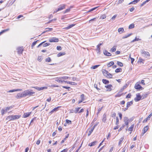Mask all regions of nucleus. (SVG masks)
I'll list each match as a JSON object with an SVG mask.
<instances>
[{
	"mask_svg": "<svg viewBox=\"0 0 152 152\" xmlns=\"http://www.w3.org/2000/svg\"><path fill=\"white\" fill-rule=\"evenodd\" d=\"M133 104V102L132 101H131L130 102H128L127 103V107H129L131 105Z\"/></svg>",
	"mask_w": 152,
	"mask_h": 152,
	"instance_id": "23",
	"label": "nucleus"
},
{
	"mask_svg": "<svg viewBox=\"0 0 152 152\" xmlns=\"http://www.w3.org/2000/svg\"><path fill=\"white\" fill-rule=\"evenodd\" d=\"M116 116V113H115V112H114V113H112V115H111V116L113 117H114L115 118Z\"/></svg>",
	"mask_w": 152,
	"mask_h": 152,
	"instance_id": "61",
	"label": "nucleus"
},
{
	"mask_svg": "<svg viewBox=\"0 0 152 152\" xmlns=\"http://www.w3.org/2000/svg\"><path fill=\"white\" fill-rule=\"evenodd\" d=\"M94 87L95 88H96L98 90H100V89H99L97 87V85L96 84H95L94 85Z\"/></svg>",
	"mask_w": 152,
	"mask_h": 152,
	"instance_id": "63",
	"label": "nucleus"
},
{
	"mask_svg": "<svg viewBox=\"0 0 152 152\" xmlns=\"http://www.w3.org/2000/svg\"><path fill=\"white\" fill-rule=\"evenodd\" d=\"M51 61V59L50 58L48 57L45 59V61L47 62H50Z\"/></svg>",
	"mask_w": 152,
	"mask_h": 152,
	"instance_id": "47",
	"label": "nucleus"
},
{
	"mask_svg": "<svg viewBox=\"0 0 152 152\" xmlns=\"http://www.w3.org/2000/svg\"><path fill=\"white\" fill-rule=\"evenodd\" d=\"M97 143V141H94L93 142L91 143H90L88 144V146H92L94 145L96 143Z\"/></svg>",
	"mask_w": 152,
	"mask_h": 152,
	"instance_id": "22",
	"label": "nucleus"
},
{
	"mask_svg": "<svg viewBox=\"0 0 152 152\" xmlns=\"http://www.w3.org/2000/svg\"><path fill=\"white\" fill-rule=\"evenodd\" d=\"M98 7H94V8L91 9H90V10H89L88 11V12H91L92 11L94 10H96Z\"/></svg>",
	"mask_w": 152,
	"mask_h": 152,
	"instance_id": "49",
	"label": "nucleus"
},
{
	"mask_svg": "<svg viewBox=\"0 0 152 152\" xmlns=\"http://www.w3.org/2000/svg\"><path fill=\"white\" fill-rule=\"evenodd\" d=\"M64 82L65 83H67L71 84L72 85H77V83H75V82H71L66 81H64Z\"/></svg>",
	"mask_w": 152,
	"mask_h": 152,
	"instance_id": "21",
	"label": "nucleus"
},
{
	"mask_svg": "<svg viewBox=\"0 0 152 152\" xmlns=\"http://www.w3.org/2000/svg\"><path fill=\"white\" fill-rule=\"evenodd\" d=\"M69 78H70V77H67V76H64V77H59V79H64V80L67 79Z\"/></svg>",
	"mask_w": 152,
	"mask_h": 152,
	"instance_id": "42",
	"label": "nucleus"
},
{
	"mask_svg": "<svg viewBox=\"0 0 152 152\" xmlns=\"http://www.w3.org/2000/svg\"><path fill=\"white\" fill-rule=\"evenodd\" d=\"M124 139V137H122L119 140L118 142V145H119L121 144V142L123 141Z\"/></svg>",
	"mask_w": 152,
	"mask_h": 152,
	"instance_id": "41",
	"label": "nucleus"
},
{
	"mask_svg": "<svg viewBox=\"0 0 152 152\" xmlns=\"http://www.w3.org/2000/svg\"><path fill=\"white\" fill-rule=\"evenodd\" d=\"M122 94H120L119 93H118L115 96L116 97H119L121 96Z\"/></svg>",
	"mask_w": 152,
	"mask_h": 152,
	"instance_id": "59",
	"label": "nucleus"
},
{
	"mask_svg": "<svg viewBox=\"0 0 152 152\" xmlns=\"http://www.w3.org/2000/svg\"><path fill=\"white\" fill-rule=\"evenodd\" d=\"M69 135V134H67V135L65 137V138L61 141V144L63 143L66 140V139L68 137Z\"/></svg>",
	"mask_w": 152,
	"mask_h": 152,
	"instance_id": "31",
	"label": "nucleus"
},
{
	"mask_svg": "<svg viewBox=\"0 0 152 152\" xmlns=\"http://www.w3.org/2000/svg\"><path fill=\"white\" fill-rule=\"evenodd\" d=\"M31 90H27L23 91L25 97L26 96H31L35 93L34 92H32Z\"/></svg>",
	"mask_w": 152,
	"mask_h": 152,
	"instance_id": "2",
	"label": "nucleus"
},
{
	"mask_svg": "<svg viewBox=\"0 0 152 152\" xmlns=\"http://www.w3.org/2000/svg\"><path fill=\"white\" fill-rule=\"evenodd\" d=\"M20 117V116L19 115H9L6 118V119L8 120L9 121L14 120L15 119H18Z\"/></svg>",
	"mask_w": 152,
	"mask_h": 152,
	"instance_id": "1",
	"label": "nucleus"
},
{
	"mask_svg": "<svg viewBox=\"0 0 152 152\" xmlns=\"http://www.w3.org/2000/svg\"><path fill=\"white\" fill-rule=\"evenodd\" d=\"M55 81L58 83H63L64 82V81H65L64 80H61V79H59V78H56L55 79Z\"/></svg>",
	"mask_w": 152,
	"mask_h": 152,
	"instance_id": "18",
	"label": "nucleus"
},
{
	"mask_svg": "<svg viewBox=\"0 0 152 152\" xmlns=\"http://www.w3.org/2000/svg\"><path fill=\"white\" fill-rule=\"evenodd\" d=\"M80 98L81 99V100H84V95L83 94H82L80 96Z\"/></svg>",
	"mask_w": 152,
	"mask_h": 152,
	"instance_id": "58",
	"label": "nucleus"
},
{
	"mask_svg": "<svg viewBox=\"0 0 152 152\" xmlns=\"http://www.w3.org/2000/svg\"><path fill=\"white\" fill-rule=\"evenodd\" d=\"M134 88L136 89L140 90V89H142L143 88L139 84L136 83L134 86Z\"/></svg>",
	"mask_w": 152,
	"mask_h": 152,
	"instance_id": "9",
	"label": "nucleus"
},
{
	"mask_svg": "<svg viewBox=\"0 0 152 152\" xmlns=\"http://www.w3.org/2000/svg\"><path fill=\"white\" fill-rule=\"evenodd\" d=\"M57 20L56 18H54L53 19L51 20H49L48 23H51L53 21H56Z\"/></svg>",
	"mask_w": 152,
	"mask_h": 152,
	"instance_id": "50",
	"label": "nucleus"
},
{
	"mask_svg": "<svg viewBox=\"0 0 152 152\" xmlns=\"http://www.w3.org/2000/svg\"><path fill=\"white\" fill-rule=\"evenodd\" d=\"M75 26V24H71L70 25H69V26H68L67 27H66L65 28L66 29H68L72 27H73L74 26Z\"/></svg>",
	"mask_w": 152,
	"mask_h": 152,
	"instance_id": "27",
	"label": "nucleus"
},
{
	"mask_svg": "<svg viewBox=\"0 0 152 152\" xmlns=\"http://www.w3.org/2000/svg\"><path fill=\"white\" fill-rule=\"evenodd\" d=\"M66 123L69 124H71L72 123V122L71 121L68 119H66Z\"/></svg>",
	"mask_w": 152,
	"mask_h": 152,
	"instance_id": "51",
	"label": "nucleus"
},
{
	"mask_svg": "<svg viewBox=\"0 0 152 152\" xmlns=\"http://www.w3.org/2000/svg\"><path fill=\"white\" fill-rule=\"evenodd\" d=\"M144 61L143 59H142L141 58H140L139 59L138 62L140 63H142Z\"/></svg>",
	"mask_w": 152,
	"mask_h": 152,
	"instance_id": "57",
	"label": "nucleus"
},
{
	"mask_svg": "<svg viewBox=\"0 0 152 152\" xmlns=\"http://www.w3.org/2000/svg\"><path fill=\"white\" fill-rule=\"evenodd\" d=\"M134 126V125L133 124L130 127H129L128 130L129 131H130L132 132L133 130V128Z\"/></svg>",
	"mask_w": 152,
	"mask_h": 152,
	"instance_id": "36",
	"label": "nucleus"
},
{
	"mask_svg": "<svg viewBox=\"0 0 152 152\" xmlns=\"http://www.w3.org/2000/svg\"><path fill=\"white\" fill-rule=\"evenodd\" d=\"M140 40V39H139V38H137V37H136L133 40L131 41V42H134L135 41H137L138 40Z\"/></svg>",
	"mask_w": 152,
	"mask_h": 152,
	"instance_id": "44",
	"label": "nucleus"
},
{
	"mask_svg": "<svg viewBox=\"0 0 152 152\" xmlns=\"http://www.w3.org/2000/svg\"><path fill=\"white\" fill-rule=\"evenodd\" d=\"M49 41L51 42H58L59 41V39L56 37H52L49 39Z\"/></svg>",
	"mask_w": 152,
	"mask_h": 152,
	"instance_id": "6",
	"label": "nucleus"
},
{
	"mask_svg": "<svg viewBox=\"0 0 152 152\" xmlns=\"http://www.w3.org/2000/svg\"><path fill=\"white\" fill-rule=\"evenodd\" d=\"M94 130V128H92L90 130H89L88 134V136H89L91 134L92 132H93Z\"/></svg>",
	"mask_w": 152,
	"mask_h": 152,
	"instance_id": "29",
	"label": "nucleus"
},
{
	"mask_svg": "<svg viewBox=\"0 0 152 152\" xmlns=\"http://www.w3.org/2000/svg\"><path fill=\"white\" fill-rule=\"evenodd\" d=\"M117 64L118 65V66L120 67L123 66V63L122 62L119 61H117Z\"/></svg>",
	"mask_w": 152,
	"mask_h": 152,
	"instance_id": "35",
	"label": "nucleus"
},
{
	"mask_svg": "<svg viewBox=\"0 0 152 152\" xmlns=\"http://www.w3.org/2000/svg\"><path fill=\"white\" fill-rule=\"evenodd\" d=\"M9 30H10V29L9 28H7V29H4V30H2L1 31V32L2 33V34H3L4 33L9 31Z\"/></svg>",
	"mask_w": 152,
	"mask_h": 152,
	"instance_id": "43",
	"label": "nucleus"
},
{
	"mask_svg": "<svg viewBox=\"0 0 152 152\" xmlns=\"http://www.w3.org/2000/svg\"><path fill=\"white\" fill-rule=\"evenodd\" d=\"M103 44V43H99L97 46V48H96V50H98L99 52L100 51V46L101 45H102Z\"/></svg>",
	"mask_w": 152,
	"mask_h": 152,
	"instance_id": "26",
	"label": "nucleus"
},
{
	"mask_svg": "<svg viewBox=\"0 0 152 152\" xmlns=\"http://www.w3.org/2000/svg\"><path fill=\"white\" fill-rule=\"evenodd\" d=\"M119 116L120 117V119L121 120L122 118V115L121 113H118Z\"/></svg>",
	"mask_w": 152,
	"mask_h": 152,
	"instance_id": "64",
	"label": "nucleus"
},
{
	"mask_svg": "<svg viewBox=\"0 0 152 152\" xmlns=\"http://www.w3.org/2000/svg\"><path fill=\"white\" fill-rule=\"evenodd\" d=\"M25 97L23 92L22 93H19L17 94L16 97L18 99L21 98L22 97Z\"/></svg>",
	"mask_w": 152,
	"mask_h": 152,
	"instance_id": "7",
	"label": "nucleus"
},
{
	"mask_svg": "<svg viewBox=\"0 0 152 152\" xmlns=\"http://www.w3.org/2000/svg\"><path fill=\"white\" fill-rule=\"evenodd\" d=\"M60 107H57L54 108L50 112V113L52 114L53 113L54 111H56Z\"/></svg>",
	"mask_w": 152,
	"mask_h": 152,
	"instance_id": "20",
	"label": "nucleus"
},
{
	"mask_svg": "<svg viewBox=\"0 0 152 152\" xmlns=\"http://www.w3.org/2000/svg\"><path fill=\"white\" fill-rule=\"evenodd\" d=\"M134 27V24L133 23H132L129 25V29L133 28Z\"/></svg>",
	"mask_w": 152,
	"mask_h": 152,
	"instance_id": "38",
	"label": "nucleus"
},
{
	"mask_svg": "<svg viewBox=\"0 0 152 152\" xmlns=\"http://www.w3.org/2000/svg\"><path fill=\"white\" fill-rule=\"evenodd\" d=\"M107 77L108 78H112V75L111 74L109 73Z\"/></svg>",
	"mask_w": 152,
	"mask_h": 152,
	"instance_id": "60",
	"label": "nucleus"
},
{
	"mask_svg": "<svg viewBox=\"0 0 152 152\" xmlns=\"http://www.w3.org/2000/svg\"><path fill=\"white\" fill-rule=\"evenodd\" d=\"M124 29L123 28H119L118 29V31L119 32H123V31H124Z\"/></svg>",
	"mask_w": 152,
	"mask_h": 152,
	"instance_id": "45",
	"label": "nucleus"
},
{
	"mask_svg": "<svg viewBox=\"0 0 152 152\" xmlns=\"http://www.w3.org/2000/svg\"><path fill=\"white\" fill-rule=\"evenodd\" d=\"M104 54L105 55L107 56H110L111 55V54L108 52L107 50H104Z\"/></svg>",
	"mask_w": 152,
	"mask_h": 152,
	"instance_id": "16",
	"label": "nucleus"
},
{
	"mask_svg": "<svg viewBox=\"0 0 152 152\" xmlns=\"http://www.w3.org/2000/svg\"><path fill=\"white\" fill-rule=\"evenodd\" d=\"M65 52H60L57 54V56L58 57H60L65 55Z\"/></svg>",
	"mask_w": 152,
	"mask_h": 152,
	"instance_id": "24",
	"label": "nucleus"
},
{
	"mask_svg": "<svg viewBox=\"0 0 152 152\" xmlns=\"http://www.w3.org/2000/svg\"><path fill=\"white\" fill-rule=\"evenodd\" d=\"M142 56L145 58H149L150 56V54L148 52L145 51L144 50H142L141 51Z\"/></svg>",
	"mask_w": 152,
	"mask_h": 152,
	"instance_id": "4",
	"label": "nucleus"
},
{
	"mask_svg": "<svg viewBox=\"0 0 152 152\" xmlns=\"http://www.w3.org/2000/svg\"><path fill=\"white\" fill-rule=\"evenodd\" d=\"M22 89H14L11 90H10L8 91V92H13L15 91H22Z\"/></svg>",
	"mask_w": 152,
	"mask_h": 152,
	"instance_id": "17",
	"label": "nucleus"
},
{
	"mask_svg": "<svg viewBox=\"0 0 152 152\" xmlns=\"http://www.w3.org/2000/svg\"><path fill=\"white\" fill-rule=\"evenodd\" d=\"M102 73L106 77H107L108 75H109V73L105 69H103L102 70Z\"/></svg>",
	"mask_w": 152,
	"mask_h": 152,
	"instance_id": "11",
	"label": "nucleus"
},
{
	"mask_svg": "<svg viewBox=\"0 0 152 152\" xmlns=\"http://www.w3.org/2000/svg\"><path fill=\"white\" fill-rule=\"evenodd\" d=\"M116 48L115 47H113L111 49V51L114 52L115 51Z\"/></svg>",
	"mask_w": 152,
	"mask_h": 152,
	"instance_id": "53",
	"label": "nucleus"
},
{
	"mask_svg": "<svg viewBox=\"0 0 152 152\" xmlns=\"http://www.w3.org/2000/svg\"><path fill=\"white\" fill-rule=\"evenodd\" d=\"M124 124L125 125V126L126 125L127 126V128L128 127V124L129 121V120L128 118L126 117H124Z\"/></svg>",
	"mask_w": 152,
	"mask_h": 152,
	"instance_id": "5",
	"label": "nucleus"
},
{
	"mask_svg": "<svg viewBox=\"0 0 152 152\" xmlns=\"http://www.w3.org/2000/svg\"><path fill=\"white\" fill-rule=\"evenodd\" d=\"M106 115L105 114H104L103 115V118L102 119L103 122H105L106 120Z\"/></svg>",
	"mask_w": 152,
	"mask_h": 152,
	"instance_id": "28",
	"label": "nucleus"
},
{
	"mask_svg": "<svg viewBox=\"0 0 152 152\" xmlns=\"http://www.w3.org/2000/svg\"><path fill=\"white\" fill-rule=\"evenodd\" d=\"M50 45V44L48 43H44L43 45V47H45L47 46H48Z\"/></svg>",
	"mask_w": 152,
	"mask_h": 152,
	"instance_id": "52",
	"label": "nucleus"
},
{
	"mask_svg": "<svg viewBox=\"0 0 152 152\" xmlns=\"http://www.w3.org/2000/svg\"><path fill=\"white\" fill-rule=\"evenodd\" d=\"M13 106L6 107L5 108L2 109L1 110V113L3 115L5 113L10 110V109L13 107Z\"/></svg>",
	"mask_w": 152,
	"mask_h": 152,
	"instance_id": "3",
	"label": "nucleus"
},
{
	"mask_svg": "<svg viewBox=\"0 0 152 152\" xmlns=\"http://www.w3.org/2000/svg\"><path fill=\"white\" fill-rule=\"evenodd\" d=\"M80 108V107L75 108V110H74V113H77Z\"/></svg>",
	"mask_w": 152,
	"mask_h": 152,
	"instance_id": "34",
	"label": "nucleus"
},
{
	"mask_svg": "<svg viewBox=\"0 0 152 152\" xmlns=\"http://www.w3.org/2000/svg\"><path fill=\"white\" fill-rule=\"evenodd\" d=\"M57 49L58 50H60L61 49V47L60 46H58L57 47Z\"/></svg>",
	"mask_w": 152,
	"mask_h": 152,
	"instance_id": "62",
	"label": "nucleus"
},
{
	"mask_svg": "<svg viewBox=\"0 0 152 152\" xmlns=\"http://www.w3.org/2000/svg\"><path fill=\"white\" fill-rule=\"evenodd\" d=\"M38 60L39 61H41L42 60V57L41 56H39L37 58Z\"/></svg>",
	"mask_w": 152,
	"mask_h": 152,
	"instance_id": "56",
	"label": "nucleus"
},
{
	"mask_svg": "<svg viewBox=\"0 0 152 152\" xmlns=\"http://www.w3.org/2000/svg\"><path fill=\"white\" fill-rule=\"evenodd\" d=\"M142 97L139 94H136V97L134 99V100L135 102H138L141 99Z\"/></svg>",
	"mask_w": 152,
	"mask_h": 152,
	"instance_id": "8",
	"label": "nucleus"
},
{
	"mask_svg": "<svg viewBox=\"0 0 152 152\" xmlns=\"http://www.w3.org/2000/svg\"><path fill=\"white\" fill-rule=\"evenodd\" d=\"M106 15L104 14L100 17V19H103L105 18H106Z\"/></svg>",
	"mask_w": 152,
	"mask_h": 152,
	"instance_id": "37",
	"label": "nucleus"
},
{
	"mask_svg": "<svg viewBox=\"0 0 152 152\" xmlns=\"http://www.w3.org/2000/svg\"><path fill=\"white\" fill-rule=\"evenodd\" d=\"M39 40H37L36 41H34V42H33L32 43V44L31 45V47H32V48H33V47H34V45L36 44L37 43V42Z\"/></svg>",
	"mask_w": 152,
	"mask_h": 152,
	"instance_id": "40",
	"label": "nucleus"
},
{
	"mask_svg": "<svg viewBox=\"0 0 152 152\" xmlns=\"http://www.w3.org/2000/svg\"><path fill=\"white\" fill-rule=\"evenodd\" d=\"M122 71V69L120 68H118L116 69L115 70V72L116 73H118L120 72H121Z\"/></svg>",
	"mask_w": 152,
	"mask_h": 152,
	"instance_id": "30",
	"label": "nucleus"
},
{
	"mask_svg": "<svg viewBox=\"0 0 152 152\" xmlns=\"http://www.w3.org/2000/svg\"><path fill=\"white\" fill-rule=\"evenodd\" d=\"M148 126H146L142 130L143 132L142 133V135H143L148 130Z\"/></svg>",
	"mask_w": 152,
	"mask_h": 152,
	"instance_id": "10",
	"label": "nucleus"
},
{
	"mask_svg": "<svg viewBox=\"0 0 152 152\" xmlns=\"http://www.w3.org/2000/svg\"><path fill=\"white\" fill-rule=\"evenodd\" d=\"M117 15H115L114 16H113L111 18V20H115V18L117 17Z\"/></svg>",
	"mask_w": 152,
	"mask_h": 152,
	"instance_id": "55",
	"label": "nucleus"
},
{
	"mask_svg": "<svg viewBox=\"0 0 152 152\" xmlns=\"http://www.w3.org/2000/svg\"><path fill=\"white\" fill-rule=\"evenodd\" d=\"M116 122L115 124L116 125H118L119 124V119L118 117L116 118Z\"/></svg>",
	"mask_w": 152,
	"mask_h": 152,
	"instance_id": "46",
	"label": "nucleus"
},
{
	"mask_svg": "<svg viewBox=\"0 0 152 152\" xmlns=\"http://www.w3.org/2000/svg\"><path fill=\"white\" fill-rule=\"evenodd\" d=\"M125 126V125L123 124L122 126L120 128V129H118V131L120 132L121 131L122 129H123L124 127Z\"/></svg>",
	"mask_w": 152,
	"mask_h": 152,
	"instance_id": "48",
	"label": "nucleus"
},
{
	"mask_svg": "<svg viewBox=\"0 0 152 152\" xmlns=\"http://www.w3.org/2000/svg\"><path fill=\"white\" fill-rule=\"evenodd\" d=\"M102 81L103 83L105 84H108L109 83V82L108 80L104 79H102Z\"/></svg>",
	"mask_w": 152,
	"mask_h": 152,
	"instance_id": "25",
	"label": "nucleus"
},
{
	"mask_svg": "<svg viewBox=\"0 0 152 152\" xmlns=\"http://www.w3.org/2000/svg\"><path fill=\"white\" fill-rule=\"evenodd\" d=\"M47 88V87H40V91L44 89H45Z\"/></svg>",
	"mask_w": 152,
	"mask_h": 152,
	"instance_id": "54",
	"label": "nucleus"
},
{
	"mask_svg": "<svg viewBox=\"0 0 152 152\" xmlns=\"http://www.w3.org/2000/svg\"><path fill=\"white\" fill-rule=\"evenodd\" d=\"M17 50V52L18 54H22L23 53V49L22 47H20L18 48Z\"/></svg>",
	"mask_w": 152,
	"mask_h": 152,
	"instance_id": "15",
	"label": "nucleus"
},
{
	"mask_svg": "<svg viewBox=\"0 0 152 152\" xmlns=\"http://www.w3.org/2000/svg\"><path fill=\"white\" fill-rule=\"evenodd\" d=\"M31 112H29L27 113H25L23 115V117L24 118H27L31 114Z\"/></svg>",
	"mask_w": 152,
	"mask_h": 152,
	"instance_id": "19",
	"label": "nucleus"
},
{
	"mask_svg": "<svg viewBox=\"0 0 152 152\" xmlns=\"http://www.w3.org/2000/svg\"><path fill=\"white\" fill-rule=\"evenodd\" d=\"M152 115V113L148 116L145 119H144L143 121V123H144L147 121L148 120H149L151 116Z\"/></svg>",
	"mask_w": 152,
	"mask_h": 152,
	"instance_id": "13",
	"label": "nucleus"
},
{
	"mask_svg": "<svg viewBox=\"0 0 152 152\" xmlns=\"http://www.w3.org/2000/svg\"><path fill=\"white\" fill-rule=\"evenodd\" d=\"M65 5L63 4L60 5L59 8L57 9V11H60L61 10H62L63 9H64L65 8Z\"/></svg>",
	"mask_w": 152,
	"mask_h": 152,
	"instance_id": "14",
	"label": "nucleus"
},
{
	"mask_svg": "<svg viewBox=\"0 0 152 152\" xmlns=\"http://www.w3.org/2000/svg\"><path fill=\"white\" fill-rule=\"evenodd\" d=\"M114 64V62H113L111 61L107 64V66L108 67H110L111 66L113 65Z\"/></svg>",
	"mask_w": 152,
	"mask_h": 152,
	"instance_id": "32",
	"label": "nucleus"
},
{
	"mask_svg": "<svg viewBox=\"0 0 152 152\" xmlns=\"http://www.w3.org/2000/svg\"><path fill=\"white\" fill-rule=\"evenodd\" d=\"M105 87L107 88L108 89L107 90V91H110L112 90V89L111 88L112 87V86L111 85H108L107 86H105Z\"/></svg>",
	"mask_w": 152,
	"mask_h": 152,
	"instance_id": "12",
	"label": "nucleus"
},
{
	"mask_svg": "<svg viewBox=\"0 0 152 152\" xmlns=\"http://www.w3.org/2000/svg\"><path fill=\"white\" fill-rule=\"evenodd\" d=\"M132 33H131V34H129L127 35H126L124 36L123 37H122V38L123 39H125V38H127L128 37L130 36L131 35H132Z\"/></svg>",
	"mask_w": 152,
	"mask_h": 152,
	"instance_id": "33",
	"label": "nucleus"
},
{
	"mask_svg": "<svg viewBox=\"0 0 152 152\" xmlns=\"http://www.w3.org/2000/svg\"><path fill=\"white\" fill-rule=\"evenodd\" d=\"M100 65H98L93 66L91 67V68L93 69H95L98 68Z\"/></svg>",
	"mask_w": 152,
	"mask_h": 152,
	"instance_id": "39",
	"label": "nucleus"
}]
</instances>
